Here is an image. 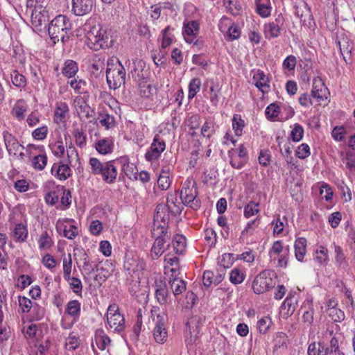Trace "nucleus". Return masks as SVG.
<instances>
[{"label": "nucleus", "mask_w": 355, "mask_h": 355, "mask_svg": "<svg viewBox=\"0 0 355 355\" xmlns=\"http://www.w3.org/2000/svg\"><path fill=\"white\" fill-rule=\"evenodd\" d=\"M229 153L230 154V164L234 168H241L247 162L246 161L239 159V157H237L235 154V150L232 149Z\"/></svg>", "instance_id": "e2e57ef3"}, {"label": "nucleus", "mask_w": 355, "mask_h": 355, "mask_svg": "<svg viewBox=\"0 0 355 355\" xmlns=\"http://www.w3.org/2000/svg\"><path fill=\"white\" fill-rule=\"evenodd\" d=\"M27 235L28 230L25 225L19 223L15 225L13 231V236L17 241H24L27 238Z\"/></svg>", "instance_id": "c9c22d12"}, {"label": "nucleus", "mask_w": 355, "mask_h": 355, "mask_svg": "<svg viewBox=\"0 0 355 355\" xmlns=\"http://www.w3.org/2000/svg\"><path fill=\"white\" fill-rule=\"evenodd\" d=\"M107 321L109 327L114 331L121 332L125 329V318L119 312V307L116 304H111L107 311Z\"/></svg>", "instance_id": "6e6552de"}, {"label": "nucleus", "mask_w": 355, "mask_h": 355, "mask_svg": "<svg viewBox=\"0 0 355 355\" xmlns=\"http://www.w3.org/2000/svg\"><path fill=\"white\" fill-rule=\"evenodd\" d=\"M173 30L170 26H167L162 31V48L166 49L171 45L173 40V35L171 34V31Z\"/></svg>", "instance_id": "49530a36"}, {"label": "nucleus", "mask_w": 355, "mask_h": 355, "mask_svg": "<svg viewBox=\"0 0 355 355\" xmlns=\"http://www.w3.org/2000/svg\"><path fill=\"white\" fill-rule=\"evenodd\" d=\"M86 38L88 46L94 51L109 48L113 44L110 33L103 29L100 24L89 27L86 32Z\"/></svg>", "instance_id": "7ed1b4c3"}, {"label": "nucleus", "mask_w": 355, "mask_h": 355, "mask_svg": "<svg viewBox=\"0 0 355 355\" xmlns=\"http://www.w3.org/2000/svg\"><path fill=\"white\" fill-rule=\"evenodd\" d=\"M68 112L69 107L66 103L60 102L56 104L55 117L59 122H64L65 121Z\"/></svg>", "instance_id": "72a5a7b5"}, {"label": "nucleus", "mask_w": 355, "mask_h": 355, "mask_svg": "<svg viewBox=\"0 0 355 355\" xmlns=\"http://www.w3.org/2000/svg\"><path fill=\"white\" fill-rule=\"evenodd\" d=\"M12 84L17 87H24L26 85V79L24 76L17 70L12 71L10 74Z\"/></svg>", "instance_id": "8fccbe9b"}, {"label": "nucleus", "mask_w": 355, "mask_h": 355, "mask_svg": "<svg viewBox=\"0 0 355 355\" xmlns=\"http://www.w3.org/2000/svg\"><path fill=\"white\" fill-rule=\"evenodd\" d=\"M245 279L244 272L239 268H234L230 274V281L234 284L242 283Z\"/></svg>", "instance_id": "603ef678"}, {"label": "nucleus", "mask_w": 355, "mask_h": 355, "mask_svg": "<svg viewBox=\"0 0 355 355\" xmlns=\"http://www.w3.org/2000/svg\"><path fill=\"white\" fill-rule=\"evenodd\" d=\"M89 164L92 175L100 176L107 184H112L115 182L118 171L114 161L101 162L96 157H91Z\"/></svg>", "instance_id": "f03ea898"}, {"label": "nucleus", "mask_w": 355, "mask_h": 355, "mask_svg": "<svg viewBox=\"0 0 355 355\" xmlns=\"http://www.w3.org/2000/svg\"><path fill=\"white\" fill-rule=\"evenodd\" d=\"M158 187L162 190H167L171 185L168 170L162 168L157 180Z\"/></svg>", "instance_id": "58836bf2"}, {"label": "nucleus", "mask_w": 355, "mask_h": 355, "mask_svg": "<svg viewBox=\"0 0 355 355\" xmlns=\"http://www.w3.org/2000/svg\"><path fill=\"white\" fill-rule=\"evenodd\" d=\"M324 336L326 339L330 338V347H325L328 354L340 350L338 338L336 335H334L333 330L327 329L324 334Z\"/></svg>", "instance_id": "e433bc0d"}, {"label": "nucleus", "mask_w": 355, "mask_h": 355, "mask_svg": "<svg viewBox=\"0 0 355 355\" xmlns=\"http://www.w3.org/2000/svg\"><path fill=\"white\" fill-rule=\"evenodd\" d=\"M71 29V23L67 16L59 15L49 24V35L53 43L61 40L63 43L69 39V33Z\"/></svg>", "instance_id": "20e7f679"}, {"label": "nucleus", "mask_w": 355, "mask_h": 355, "mask_svg": "<svg viewBox=\"0 0 355 355\" xmlns=\"http://www.w3.org/2000/svg\"><path fill=\"white\" fill-rule=\"evenodd\" d=\"M295 14L304 26L310 27L311 24L313 23V15L306 3H303L296 6Z\"/></svg>", "instance_id": "4468645a"}, {"label": "nucleus", "mask_w": 355, "mask_h": 355, "mask_svg": "<svg viewBox=\"0 0 355 355\" xmlns=\"http://www.w3.org/2000/svg\"><path fill=\"white\" fill-rule=\"evenodd\" d=\"M73 136L75 139L76 144L83 148L86 144V135L84 134L83 131L80 128H75L73 131Z\"/></svg>", "instance_id": "5fc2aeb1"}, {"label": "nucleus", "mask_w": 355, "mask_h": 355, "mask_svg": "<svg viewBox=\"0 0 355 355\" xmlns=\"http://www.w3.org/2000/svg\"><path fill=\"white\" fill-rule=\"evenodd\" d=\"M201 86V80L198 78H193L189 85L188 97L189 99L193 98L200 91Z\"/></svg>", "instance_id": "a18cd8bd"}, {"label": "nucleus", "mask_w": 355, "mask_h": 355, "mask_svg": "<svg viewBox=\"0 0 355 355\" xmlns=\"http://www.w3.org/2000/svg\"><path fill=\"white\" fill-rule=\"evenodd\" d=\"M244 126L245 122L241 119V115L234 114L232 119V128L234 130L236 135L240 136L242 135Z\"/></svg>", "instance_id": "09e8293b"}, {"label": "nucleus", "mask_w": 355, "mask_h": 355, "mask_svg": "<svg viewBox=\"0 0 355 355\" xmlns=\"http://www.w3.org/2000/svg\"><path fill=\"white\" fill-rule=\"evenodd\" d=\"M187 239L182 234H175L172 241V247L175 252L178 254H182L186 248Z\"/></svg>", "instance_id": "cd10ccee"}, {"label": "nucleus", "mask_w": 355, "mask_h": 355, "mask_svg": "<svg viewBox=\"0 0 355 355\" xmlns=\"http://www.w3.org/2000/svg\"><path fill=\"white\" fill-rule=\"evenodd\" d=\"M164 207L157 206L154 215L152 235L155 239L150 251L153 259L159 257L164 252L166 237L168 236L169 214L166 213Z\"/></svg>", "instance_id": "f257e3e1"}, {"label": "nucleus", "mask_w": 355, "mask_h": 355, "mask_svg": "<svg viewBox=\"0 0 355 355\" xmlns=\"http://www.w3.org/2000/svg\"><path fill=\"white\" fill-rule=\"evenodd\" d=\"M80 303L76 300L69 301L65 309V312L74 320H78L80 315Z\"/></svg>", "instance_id": "393cba45"}, {"label": "nucleus", "mask_w": 355, "mask_h": 355, "mask_svg": "<svg viewBox=\"0 0 355 355\" xmlns=\"http://www.w3.org/2000/svg\"><path fill=\"white\" fill-rule=\"evenodd\" d=\"M49 21L47 12L44 9H34L31 13V23L35 27L46 24Z\"/></svg>", "instance_id": "aec40b11"}, {"label": "nucleus", "mask_w": 355, "mask_h": 355, "mask_svg": "<svg viewBox=\"0 0 355 355\" xmlns=\"http://www.w3.org/2000/svg\"><path fill=\"white\" fill-rule=\"evenodd\" d=\"M328 314L334 322H340L345 319V313L336 307L328 308Z\"/></svg>", "instance_id": "680f3d73"}, {"label": "nucleus", "mask_w": 355, "mask_h": 355, "mask_svg": "<svg viewBox=\"0 0 355 355\" xmlns=\"http://www.w3.org/2000/svg\"><path fill=\"white\" fill-rule=\"evenodd\" d=\"M125 71L118 59H109L106 69L107 83L110 89H116L125 83Z\"/></svg>", "instance_id": "39448f33"}, {"label": "nucleus", "mask_w": 355, "mask_h": 355, "mask_svg": "<svg viewBox=\"0 0 355 355\" xmlns=\"http://www.w3.org/2000/svg\"><path fill=\"white\" fill-rule=\"evenodd\" d=\"M165 148L166 144L164 140L159 135H156L150 145V149L145 155L146 159L150 162L157 159Z\"/></svg>", "instance_id": "9d476101"}, {"label": "nucleus", "mask_w": 355, "mask_h": 355, "mask_svg": "<svg viewBox=\"0 0 355 355\" xmlns=\"http://www.w3.org/2000/svg\"><path fill=\"white\" fill-rule=\"evenodd\" d=\"M275 273L270 270L261 272L254 279L252 288L256 294H262L273 288L276 284Z\"/></svg>", "instance_id": "423d86ee"}, {"label": "nucleus", "mask_w": 355, "mask_h": 355, "mask_svg": "<svg viewBox=\"0 0 355 355\" xmlns=\"http://www.w3.org/2000/svg\"><path fill=\"white\" fill-rule=\"evenodd\" d=\"M328 88L325 86L323 80L320 77L313 80V89L311 96L318 101L327 98L329 94Z\"/></svg>", "instance_id": "f8f14e48"}, {"label": "nucleus", "mask_w": 355, "mask_h": 355, "mask_svg": "<svg viewBox=\"0 0 355 355\" xmlns=\"http://www.w3.org/2000/svg\"><path fill=\"white\" fill-rule=\"evenodd\" d=\"M272 320L270 317H263L257 322V328L260 333L266 334L272 325Z\"/></svg>", "instance_id": "13d9d810"}, {"label": "nucleus", "mask_w": 355, "mask_h": 355, "mask_svg": "<svg viewBox=\"0 0 355 355\" xmlns=\"http://www.w3.org/2000/svg\"><path fill=\"white\" fill-rule=\"evenodd\" d=\"M94 6V0H72V12L76 16L89 13Z\"/></svg>", "instance_id": "ddd939ff"}, {"label": "nucleus", "mask_w": 355, "mask_h": 355, "mask_svg": "<svg viewBox=\"0 0 355 355\" xmlns=\"http://www.w3.org/2000/svg\"><path fill=\"white\" fill-rule=\"evenodd\" d=\"M223 3L227 10L233 15H238L241 10V6L236 0H223Z\"/></svg>", "instance_id": "37998d69"}, {"label": "nucleus", "mask_w": 355, "mask_h": 355, "mask_svg": "<svg viewBox=\"0 0 355 355\" xmlns=\"http://www.w3.org/2000/svg\"><path fill=\"white\" fill-rule=\"evenodd\" d=\"M70 165L67 162L64 163L62 161L54 163L51 167V173L57 179L64 181L72 175Z\"/></svg>", "instance_id": "9b49d317"}, {"label": "nucleus", "mask_w": 355, "mask_h": 355, "mask_svg": "<svg viewBox=\"0 0 355 355\" xmlns=\"http://www.w3.org/2000/svg\"><path fill=\"white\" fill-rule=\"evenodd\" d=\"M338 45L343 59L347 62V60H350L351 58L353 45L347 37H343L342 40L338 42Z\"/></svg>", "instance_id": "5701e85b"}, {"label": "nucleus", "mask_w": 355, "mask_h": 355, "mask_svg": "<svg viewBox=\"0 0 355 355\" xmlns=\"http://www.w3.org/2000/svg\"><path fill=\"white\" fill-rule=\"evenodd\" d=\"M171 289L175 296L182 294L186 290V282L180 278L170 279Z\"/></svg>", "instance_id": "c756f323"}, {"label": "nucleus", "mask_w": 355, "mask_h": 355, "mask_svg": "<svg viewBox=\"0 0 355 355\" xmlns=\"http://www.w3.org/2000/svg\"><path fill=\"white\" fill-rule=\"evenodd\" d=\"M198 191L196 187V182L187 180L180 191V198L182 202L194 210L200 207V200L197 198Z\"/></svg>", "instance_id": "0eeeda50"}, {"label": "nucleus", "mask_w": 355, "mask_h": 355, "mask_svg": "<svg viewBox=\"0 0 355 355\" xmlns=\"http://www.w3.org/2000/svg\"><path fill=\"white\" fill-rule=\"evenodd\" d=\"M264 30L266 37H277L280 34V28L275 22H270L266 24Z\"/></svg>", "instance_id": "c03bdc74"}, {"label": "nucleus", "mask_w": 355, "mask_h": 355, "mask_svg": "<svg viewBox=\"0 0 355 355\" xmlns=\"http://www.w3.org/2000/svg\"><path fill=\"white\" fill-rule=\"evenodd\" d=\"M308 355H328L325 346L320 342L312 343L308 347Z\"/></svg>", "instance_id": "4c0bfd02"}, {"label": "nucleus", "mask_w": 355, "mask_h": 355, "mask_svg": "<svg viewBox=\"0 0 355 355\" xmlns=\"http://www.w3.org/2000/svg\"><path fill=\"white\" fill-rule=\"evenodd\" d=\"M94 340L96 346L101 351L105 350L111 343V339L102 329L96 330Z\"/></svg>", "instance_id": "412c9836"}, {"label": "nucleus", "mask_w": 355, "mask_h": 355, "mask_svg": "<svg viewBox=\"0 0 355 355\" xmlns=\"http://www.w3.org/2000/svg\"><path fill=\"white\" fill-rule=\"evenodd\" d=\"M297 304V297L293 294H289V295L285 299L282 309L284 311V313L287 315H291L295 312L296 306Z\"/></svg>", "instance_id": "4be33fe9"}, {"label": "nucleus", "mask_w": 355, "mask_h": 355, "mask_svg": "<svg viewBox=\"0 0 355 355\" xmlns=\"http://www.w3.org/2000/svg\"><path fill=\"white\" fill-rule=\"evenodd\" d=\"M205 320V318L202 316L199 315H195L191 318H190L186 324L189 328L190 332H191V330H194V328L196 329H199L200 326L202 324L203 322Z\"/></svg>", "instance_id": "4d7b16f0"}, {"label": "nucleus", "mask_w": 355, "mask_h": 355, "mask_svg": "<svg viewBox=\"0 0 355 355\" xmlns=\"http://www.w3.org/2000/svg\"><path fill=\"white\" fill-rule=\"evenodd\" d=\"M288 336L284 332H277L274 338V349L285 348L287 346Z\"/></svg>", "instance_id": "79ce46f5"}, {"label": "nucleus", "mask_w": 355, "mask_h": 355, "mask_svg": "<svg viewBox=\"0 0 355 355\" xmlns=\"http://www.w3.org/2000/svg\"><path fill=\"white\" fill-rule=\"evenodd\" d=\"M209 100L212 105L217 106L220 99V87L219 84L214 80L210 81Z\"/></svg>", "instance_id": "a878e982"}, {"label": "nucleus", "mask_w": 355, "mask_h": 355, "mask_svg": "<svg viewBox=\"0 0 355 355\" xmlns=\"http://www.w3.org/2000/svg\"><path fill=\"white\" fill-rule=\"evenodd\" d=\"M280 109L279 107L275 103H271L266 109V118L270 121L274 119L279 115Z\"/></svg>", "instance_id": "bf43d9fd"}, {"label": "nucleus", "mask_w": 355, "mask_h": 355, "mask_svg": "<svg viewBox=\"0 0 355 355\" xmlns=\"http://www.w3.org/2000/svg\"><path fill=\"white\" fill-rule=\"evenodd\" d=\"M123 171L126 176L130 180H138V169L132 163H127L123 165Z\"/></svg>", "instance_id": "3c124183"}, {"label": "nucleus", "mask_w": 355, "mask_h": 355, "mask_svg": "<svg viewBox=\"0 0 355 355\" xmlns=\"http://www.w3.org/2000/svg\"><path fill=\"white\" fill-rule=\"evenodd\" d=\"M56 229L58 232L62 231L64 237L69 239H73L78 234V229L75 225H69L63 226L62 224H57Z\"/></svg>", "instance_id": "7c9ffc66"}, {"label": "nucleus", "mask_w": 355, "mask_h": 355, "mask_svg": "<svg viewBox=\"0 0 355 355\" xmlns=\"http://www.w3.org/2000/svg\"><path fill=\"white\" fill-rule=\"evenodd\" d=\"M65 280L68 282L70 288L72 289L73 293L76 294L81 293L83 290V284L80 279L71 276Z\"/></svg>", "instance_id": "6e6d98bb"}, {"label": "nucleus", "mask_w": 355, "mask_h": 355, "mask_svg": "<svg viewBox=\"0 0 355 355\" xmlns=\"http://www.w3.org/2000/svg\"><path fill=\"white\" fill-rule=\"evenodd\" d=\"M151 318L155 323L154 328L164 327L166 328L168 316L166 313L161 311L159 307L153 306L151 309Z\"/></svg>", "instance_id": "dca6fc26"}, {"label": "nucleus", "mask_w": 355, "mask_h": 355, "mask_svg": "<svg viewBox=\"0 0 355 355\" xmlns=\"http://www.w3.org/2000/svg\"><path fill=\"white\" fill-rule=\"evenodd\" d=\"M63 264V277L64 279L71 277V268H72V259L71 254L69 253L67 256H64L62 258Z\"/></svg>", "instance_id": "de8ad7c7"}, {"label": "nucleus", "mask_w": 355, "mask_h": 355, "mask_svg": "<svg viewBox=\"0 0 355 355\" xmlns=\"http://www.w3.org/2000/svg\"><path fill=\"white\" fill-rule=\"evenodd\" d=\"M257 12L262 17H267L270 15L271 7L269 0H257Z\"/></svg>", "instance_id": "2f4dec72"}, {"label": "nucleus", "mask_w": 355, "mask_h": 355, "mask_svg": "<svg viewBox=\"0 0 355 355\" xmlns=\"http://www.w3.org/2000/svg\"><path fill=\"white\" fill-rule=\"evenodd\" d=\"M27 110V105L23 99H19L17 101L12 110V114L18 120L22 121L24 119L25 113Z\"/></svg>", "instance_id": "bb28decb"}, {"label": "nucleus", "mask_w": 355, "mask_h": 355, "mask_svg": "<svg viewBox=\"0 0 355 355\" xmlns=\"http://www.w3.org/2000/svg\"><path fill=\"white\" fill-rule=\"evenodd\" d=\"M78 70L77 63L71 60H67L64 64L62 74L68 78H71L76 75Z\"/></svg>", "instance_id": "473e14b6"}, {"label": "nucleus", "mask_w": 355, "mask_h": 355, "mask_svg": "<svg viewBox=\"0 0 355 355\" xmlns=\"http://www.w3.org/2000/svg\"><path fill=\"white\" fill-rule=\"evenodd\" d=\"M198 31V24L196 21H192L189 22L184 26V39L187 42L191 43L193 40L190 38L192 36L196 35Z\"/></svg>", "instance_id": "f704fd0d"}, {"label": "nucleus", "mask_w": 355, "mask_h": 355, "mask_svg": "<svg viewBox=\"0 0 355 355\" xmlns=\"http://www.w3.org/2000/svg\"><path fill=\"white\" fill-rule=\"evenodd\" d=\"M51 150L55 156L61 157L65 152V148L63 142L60 140L55 141L51 146Z\"/></svg>", "instance_id": "774afa93"}, {"label": "nucleus", "mask_w": 355, "mask_h": 355, "mask_svg": "<svg viewBox=\"0 0 355 355\" xmlns=\"http://www.w3.org/2000/svg\"><path fill=\"white\" fill-rule=\"evenodd\" d=\"M259 205L254 201H250L244 207V216L246 218L252 217L259 212Z\"/></svg>", "instance_id": "864d4df0"}, {"label": "nucleus", "mask_w": 355, "mask_h": 355, "mask_svg": "<svg viewBox=\"0 0 355 355\" xmlns=\"http://www.w3.org/2000/svg\"><path fill=\"white\" fill-rule=\"evenodd\" d=\"M214 132L215 129L214 123L211 121H206L201 128L202 136L204 137L209 138L214 134Z\"/></svg>", "instance_id": "052dcab7"}, {"label": "nucleus", "mask_w": 355, "mask_h": 355, "mask_svg": "<svg viewBox=\"0 0 355 355\" xmlns=\"http://www.w3.org/2000/svg\"><path fill=\"white\" fill-rule=\"evenodd\" d=\"M3 139L9 155H12L21 159H24L25 155L22 150L24 147L19 143L17 139L8 132H3Z\"/></svg>", "instance_id": "1a4fd4ad"}, {"label": "nucleus", "mask_w": 355, "mask_h": 355, "mask_svg": "<svg viewBox=\"0 0 355 355\" xmlns=\"http://www.w3.org/2000/svg\"><path fill=\"white\" fill-rule=\"evenodd\" d=\"M304 135V129L299 123H295L291 132V137L293 141H300Z\"/></svg>", "instance_id": "69168bd1"}, {"label": "nucleus", "mask_w": 355, "mask_h": 355, "mask_svg": "<svg viewBox=\"0 0 355 355\" xmlns=\"http://www.w3.org/2000/svg\"><path fill=\"white\" fill-rule=\"evenodd\" d=\"M156 298L160 304H164L167 302L168 291L165 284L160 283L156 286L155 290Z\"/></svg>", "instance_id": "c85d7f7f"}, {"label": "nucleus", "mask_w": 355, "mask_h": 355, "mask_svg": "<svg viewBox=\"0 0 355 355\" xmlns=\"http://www.w3.org/2000/svg\"><path fill=\"white\" fill-rule=\"evenodd\" d=\"M253 81L255 86L263 94L270 90L269 79L263 71L258 70L253 75Z\"/></svg>", "instance_id": "2eb2a0df"}, {"label": "nucleus", "mask_w": 355, "mask_h": 355, "mask_svg": "<svg viewBox=\"0 0 355 355\" xmlns=\"http://www.w3.org/2000/svg\"><path fill=\"white\" fill-rule=\"evenodd\" d=\"M94 147L100 154L107 155L113 151V141L110 138L100 139L95 143Z\"/></svg>", "instance_id": "a211bd4d"}, {"label": "nucleus", "mask_w": 355, "mask_h": 355, "mask_svg": "<svg viewBox=\"0 0 355 355\" xmlns=\"http://www.w3.org/2000/svg\"><path fill=\"white\" fill-rule=\"evenodd\" d=\"M145 264L139 259L128 258L124 262V268L132 275L144 269Z\"/></svg>", "instance_id": "6ab92c4d"}, {"label": "nucleus", "mask_w": 355, "mask_h": 355, "mask_svg": "<svg viewBox=\"0 0 355 355\" xmlns=\"http://www.w3.org/2000/svg\"><path fill=\"white\" fill-rule=\"evenodd\" d=\"M306 239L304 237L298 238L295 241V255L300 261L303 260L306 254Z\"/></svg>", "instance_id": "b1692460"}, {"label": "nucleus", "mask_w": 355, "mask_h": 355, "mask_svg": "<svg viewBox=\"0 0 355 355\" xmlns=\"http://www.w3.org/2000/svg\"><path fill=\"white\" fill-rule=\"evenodd\" d=\"M98 120L99 123L106 129H110L114 126L115 121L114 116L107 113H100Z\"/></svg>", "instance_id": "a19ab883"}, {"label": "nucleus", "mask_w": 355, "mask_h": 355, "mask_svg": "<svg viewBox=\"0 0 355 355\" xmlns=\"http://www.w3.org/2000/svg\"><path fill=\"white\" fill-rule=\"evenodd\" d=\"M47 163V157L44 155L35 156L33 160V166L35 168L42 171L44 168Z\"/></svg>", "instance_id": "0e129e2a"}, {"label": "nucleus", "mask_w": 355, "mask_h": 355, "mask_svg": "<svg viewBox=\"0 0 355 355\" xmlns=\"http://www.w3.org/2000/svg\"><path fill=\"white\" fill-rule=\"evenodd\" d=\"M74 105L79 115H83L87 119H91L94 116V110L82 98L75 99Z\"/></svg>", "instance_id": "f3484780"}, {"label": "nucleus", "mask_w": 355, "mask_h": 355, "mask_svg": "<svg viewBox=\"0 0 355 355\" xmlns=\"http://www.w3.org/2000/svg\"><path fill=\"white\" fill-rule=\"evenodd\" d=\"M153 336L156 343L159 344H164L168 338V331L166 328L160 327L158 328H154Z\"/></svg>", "instance_id": "ea45409f"}, {"label": "nucleus", "mask_w": 355, "mask_h": 355, "mask_svg": "<svg viewBox=\"0 0 355 355\" xmlns=\"http://www.w3.org/2000/svg\"><path fill=\"white\" fill-rule=\"evenodd\" d=\"M38 243L40 249H48L52 245L53 241L48 233L44 232L40 236Z\"/></svg>", "instance_id": "338daca9"}]
</instances>
